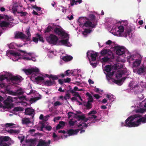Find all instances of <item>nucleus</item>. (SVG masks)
Masks as SVG:
<instances>
[{
	"label": "nucleus",
	"instance_id": "nucleus-1",
	"mask_svg": "<svg viewBox=\"0 0 146 146\" xmlns=\"http://www.w3.org/2000/svg\"><path fill=\"white\" fill-rule=\"evenodd\" d=\"M135 117V114L129 117L125 120V123H121V126L129 127H137V125Z\"/></svg>",
	"mask_w": 146,
	"mask_h": 146
},
{
	"label": "nucleus",
	"instance_id": "nucleus-2",
	"mask_svg": "<svg viewBox=\"0 0 146 146\" xmlns=\"http://www.w3.org/2000/svg\"><path fill=\"white\" fill-rule=\"evenodd\" d=\"M78 21L81 25H83L86 27H90L92 28H95L97 25V21H89V19L86 17H80Z\"/></svg>",
	"mask_w": 146,
	"mask_h": 146
},
{
	"label": "nucleus",
	"instance_id": "nucleus-3",
	"mask_svg": "<svg viewBox=\"0 0 146 146\" xmlns=\"http://www.w3.org/2000/svg\"><path fill=\"white\" fill-rule=\"evenodd\" d=\"M53 31L56 35L58 36L60 35L62 37L66 38L68 36V35L65 33L62 28L56 27L54 29Z\"/></svg>",
	"mask_w": 146,
	"mask_h": 146
},
{
	"label": "nucleus",
	"instance_id": "nucleus-4",
	"mask_svg": "<svg viewBox=\"0 0 146 146\" xmlns=\"http://www.w3.org/2000/svg\"><path fill=\"white\" fill-rule=\"evenodd\" d=\"M12 102H13L12 98L8 96L7 99L3 102L5 106H3V108H7L8 109H11L13 107V104L12 103Z\"/></svg>",
	"mask_w": 146,
	"mask_h": 146
},
{
	"label": "nucleus",
	"instance_id": "nucleus-5",
	"mask_svg": "<svg viewBox=\"0 0 146 146\" xmlns=\"http://www.w3.org/2000/svg\"><path fill=\"white\" fill-rule=\"evenodd\" d=\"M137 126L141 124L146 123V114L142 116L141 115L137 114H135Z\"/></svg>",
	"mask_w": 146,
	"mask_h": 146
},
{
	"label": "nucleus",
	"instance_id": "nucleus-6",
	"mask_svg": "<svg viewBox=\"0 0 146 146\" xmlns=\"http://www.w3.org/2000/svg\"><path fill=\"white\" fill-rule=\"evenodd\" d=\"M47 41L50 44H52L54 45L56 44L58 38L57 36L53 34H50L48 37L46 38Z\"/></svg>",
	"mask_w": 146,
	"mask_h": 146
},
{
	"label": "nucleus",
	"instance_id": "nucleus-7",
	"mask_svg": "<svg viewBox=\"0 0 146 146\" xmlns=\"http://www.w3.org/2000/svg\"><path fill=\"white\" fill-rule=\"evenodd\" d=\"M22 77L20 76H13L9 78L11 82L13 84H17L21 81Z\"/></svg>",
	"mask_w": 146,
	"mask_h": 146
},
{
	"label": "nucleus",
	"instance_id": "nucleus-8",
	"mask_svg": "<svg viewBox=\"0 0 146 146\" xmlns=\"http://www.w3.org/2000/svg\"><path fill=\"white\" fill-rule=\"evenodd\" d=\"M23 70L27 75H30L33 73H38L39 72V69L37 68L28 69H23Z\"/></svg>",
	"mask_w": 146,
	"mask_h": 146
},
{
	"label": "nucleus",
	"instance_id": "nucleus-9",
	"mask_svg": "<svg viewBox=\"0 0 146 146\" xmlns=\"http://www.w3.org/2000/svg\"><path fill=\"white\" fill-rule=\"evenodd\" d=\"M114 50L116 51V53L118 55H121L125 53L124 49L122 47L115 46Z\"/></svg>",
	"mask_w": 146,
	"mask_h": 146
},
{
	"label": "nucleus",
	"instance_id": "nucleus-10",
	"mask_svg": "<svg viewBox=\"0 0 146 146\" xmlns=\"http://www.w3.org/2000/svg\"><path fill=\"white\" fill-rule=\"evenodd\" d=\"M25 114L29 115H31L33 118L35 113V110L32 108H28L25 109Z\"/></svg>",
	"mask_w": 146,
	"mask_h": 146
},
{
	"label": "nucleus",
	"instance_id": "nucleus-11",
	"mask_svg": "<svg viewBox=\"0 0 146 146\" xmlns=\"http://www.w3.org/2000/svg\"><path fill=\"white\" fill-rule=\"evenodd\" d=\"M50 140H48V142H46L45 140L40 139L39 140L36 146H50Z\"/></svg>",
	"mask_w": 146,
	"mask_h": 146
},
{
	"label": "nucleus",
	"instance_id": "nucleus-12",
	"mask_svg": "<svg viewBox=\"0 0 146 146\" xmlns=\"http://www.w3.org/2000/svg\"><path fill=\"white\" fill-rule=\"evenodd\" d=\"M6 55L8 56H13L14 57H17L21 56V54L19 53L15 52L12 50H8L6 52Z\"/></svg>",
	"mask_w": 146,
	"mask_h": 146
},
{
	"label": "nucleus",
	"instance_id": "nucleus-13",
	"mask_svg": "<svg viewBox=\"0 0 146 146\" xmlns=\"http://www.w3.org/2000/svg\"><path fill=\"white\" fill-rule=\"evenodd\" d=\"M145 67H140L137 69L134 68L133 70V72H137V73L139 74L140 75L141 74L143 73L145 71Z\"/></svg>",
	"mask_w": 146,
	"mask_h": 146
},
{
	"label": "nucleus",
	"instance_id": "nucleus-14",
	"mask_svg": "<svg viewBox=\"0 0 146 146\" xmlns=\"http://www.w3.org/2000/svg\"><path fill=\"white\" fill-rule=\"evenodd\" d=\"M80 129L74 130L72 129H69L67 131L66 133L68 135V136L76 135L79 132Z\"/></svg>",
	"mask_w": 146,
	"mask_h": 146
},
{
	"label": "nucleus",
	"instance_id": "nucleus-15",
	"mask_svg": "<svg viewBox=\"0 0 146 146\" xmlns=\"http://www.w3.org/2000/svg\"><path fill=\"white\" fill-rule=\"evenodd\" d=\"M114 56L112 53L110 52V53H108V55H106L102 58V60L104 62L108 61L110 59H112Z\"/></svg>",
	"mask_w": 146,
	"mask_h": 146
},
{
	"label": "nucleus",
	"instance_id": "nucleus-16",
	"mask_svg": "<svg viewBox=\"0 0 146 146\" xmlns=\"http://www.w3.org/2000/svg\"><path fill=\"white\" fill-rule=\"evenodd\" d=\"M138 57L139 59L138 60H136L133 63V69L134 68V67L139 66L141 63L142 57L141 55H138Z\"/></svg>",
	"mask_w": 146,
	"mask_h": 146
},
{
	"label": "nucleus",
	"instance_id": "nucleus-17",
	"mask_svg": "<svg viewBox=\"0 0 146 146\" xmlns=\"http://www.w3.org/2000/svg\"><path fill=\"white\" fill-rule=\"evenodd\" d=\"M93 101H88L87 102H84V105L85 106L86 109H90L92 108V103Z\"/></svg>",
	"mask_w": 146,
	"mask_h": 146
},
{
	"label": "nucleus",
	"instance_id": "nucleus-18",
	"mask_svg": "<svg viewBox=\"0 0 146 146\" xmlns=\"http://www.w3.org/2000/svg\"><path fill=\"white\" fill-rule=\"evenodd\" d=\"M31 29L30 27L27 28L26 30V33L28 35V36H27L25 35V39L27 40H30L31 37V33H30Z\"/></svg>",
	"mask_w": 146,
	"mask_h": 146
},
{
	"label": "nucleus",
	"instance_id": "nucleus-19",
	"mask_svg": "<svg viewBox=\"0 0 146 146\" xmlns=\"http://www.w3.org/2000/svg\"><path fill=\"white\" fill-rule=\"evenodd\" d=\"M44 84L47 86H50L53 85H55L56 83L54 81H51V80H46L44 82Z\"/></svg>",
	"mask_w": 146,
	"mask_h": 146
},
{
	"label": "nucleus",
	"instance_id": "nucleus-20",
	"mask_svg": "<svg viewBox=\"0 0 146 146\" xmlns=\"http://www.w3.org/2000/svg\"><path fill=\"white\" fill-rule=\"evenodd\" d=\"M25 35L22 32H18L15 35V38H20L21 39H25Z\"/></svg>",
	"mask_w": 146,
	"mask_h": 146
},
{
	"label": "nucleus",
	"instance_id": "nucleus-21",
	"mask_svg": "<svg viewBox=\"0 0 146 146\" xmlns=\"http://www.w3.org/2000/svg\"><path fill=\"white\" fill-rule=\"evenodd\" d=\"M118 30L117 31V34L119 35V36H122L121 35L124 31V27L123 26L120 25L118 27Z\"/></svg>",
	"mask_w": 146,
	"mask_h": 146
},
{
	"label": "nucleus",
	"instance_id": "nucleus-22",
	"mask_svg": "<svg viewBox=\"0 0 146 146\" xmlns=\"http://www.w3.org/2000/svg\"><path fill=\"white\" fill-rule=\"evenodd\" d=\"M62 59L64 61L68 62L71 60L73 59V57L71 56H62Z\"/></svg>",
	"mask_w": 146,
	"mask_h": 146
},
{
	"label": "nucleus",
	"instance_id": "nucleus-23",
	"mask_svg": "<svg viewBox=\"0 0 146 146\" xmlns=\"http://www.w3.org/2000/svg\"><path fill=\"white\" fill-rule=\"evenodd\" d=\"M10 25L9 23L5 21H3L0 23V26L1 27H7Z\"/></svg>",
	"mask_w": 146,
	"mask_h": 146
},
{
	"label": "nucleus",
	"instance_id": "nucleus-24",
	"mask_svg": "<svg viewBox=\"0 0 146 146\" xmlns=\"http://www.w3.org/2000/svg\"><path fill=\"white\" fill-rule=\"evenodd\" d=\"M98 56V54L96 52L95 53H90V56L92 61H95L96 60V57Z\"/></svg>",
	"mask_w": 146,
	"mask_h": 146
},
{
	"label": "nucleus",
	"instance_id": "nucleus-25",
	"mask_svg": "<svg viewBox=\"0 0 146 146\" xmlns=\"http://www.w3.org/2000/svg\"><path fill=\"white\" fill-rule=\"evenodd\" d=\"M31 123L29 118H27L22 120V123L23 124H29Z\"/></svg>",
	"mask_w": 146,
	"mask_h": 146
},
{
	"label": "nucleus",
	"instance_id": "nucleus-26",
	"mask_svg": "<svg viewBox=\"0 0 146 146\" xmlns=\"http://www.w3.org/2000/svg\"><path fill=\"white\" fill-rule=\"evenodd\" d=\"M68 39H66L65 40H61L60 41V42L63 44L65 45L66 46H68V44L69 43L68 42Z\"/></svg>",
	"mask_w": 146,
	"mask_h": 146
},
{
	"label": "nucleus",
	"instance_id": "nucleus-27",
	"mask_svg": "<svg viewBox=\"0 0 146 146\" xmlns=\"http://www.w3.org/2000/svg\"><path fill=\"white\" fill-rule=\"evenodd\" d=\"M110 52L107 49H104L101 51V54L102 56H104L106 55H108V53H110Z\"/></svg>",
	"mask_w": 146,
	"mask_h": 146
},
{
	"label": "nucleus",
	"instance_id": "nucleus-28",
	"mask_svg": "<svg viewBox=\"0 0 146 146\" xmlns=\"http://www.w3.org/2000/svg\"><path fill=\"white\" fill-rule=\"evenodd\" d=\"M131 32V30L130 29L125 30V31L124 33H123L122 34V36L125 37L127 36V35H130Z\"/></svg>",
	"mask_w": 146,
	"mask_h": 146
},
{
	"label": "nucleus",
	"instance_id": "nucleus-29",
	"mask_svg": "<svg viewBox=\"0 0 146 146\" xmlns=\"http://www.w3.org/2000/svg\"><path fill=\"white\" fill-rule=\"evenodd\" d=\"M24 92L23 91L22 89H19L15 92L16 94V95L18 96L23 95V94Z\"/></svg>",
	"mask_w": 146,
	"mask_h": 146
},
{
	"label": "nucleus",
	"instance_id": "nucleus-30",
	"mask_svg": "<svg viewBox=\"0 0 146 146\" xmlns=\"http://www.w3.org/2000/svg\"><path fill=\"white\" fill-rule=\"evenodd\" d=\"M7 132L11 134V133L18 134L20 132V130H15L11 129L8 130Z\"/></svg>",
	"mask_w": 146,
	"mask_h": 146
},
{
	"label": "nucleus",
	"instance_id": "nucleus-31",
	"mask_svg": "<svg viewBox=\"0 0 146 146\" xmlns=\"http://www.w3.org/2000/svg\"><path fill=\"white\" fill-rule=\"evenodd\" d=\"M70 93H71L72 94H74L73 95V96H76L78 97L80 96L78 92H76L74 91L71 88H70Z\"/></svg>",
	"mask_w": 146,
	"mask_h": 146
},
{
	"label": "nucleus",
	"instance_id": "nucleus-32",
	"mask_svg": "<svg viewBox=\"0 0 146 146\" xmlns=\"http://www.w3.org/2000/svg\"><path fill=\"white\" fill-rule=\"evenodd\" d=\"M112 70L111 67L110 65H107L105 66L104 70L107 72H108L111 71Z\"/></svg>",
	"mask_w": 146,
	"mask_h": 146
},
{
	"label": "nucleus",
	"instance_id": "nucleus-33",
	"mask_svg": "<svg viewBox=\"0 0 146 146\" xmlns=\"http://www.w3.org/2000/svg\"><path fill=\"white\" fill-rule=\"evenodd\" d=\"M86 95L88 97V101H94V100L92 96L91 95V94H90L89 93L87 92L86 94Z\"/></svg>",
	"mask_w": 146,
	"mask_h": 146
},
{
	"label": "nucleus",
	"instance_id": "nucleus-34",
	"mask_svg": "<svg viewBox=\"0 0 146 146\" xmlns=\"http://www.w3.org/2000/svg\"><path fill=\"white\" fill-rule=\"evenodd\" d=\"M23 109L21 107H17L15 108L13 111H21L23 110Z\"/></svg>",
	"mask_w": 146,
	"mask_h": 146
},
{
	"label": "nucleus",
	"instance_id": "nucleus-35",
	"mask_svg": "<svg viewBox=\"0 0 146 146\" xmlns=\"http://www.w3.org/2000/svg\"><path fill=\"white\" fill-rule=\"evenodd\" d=\"M35 80L37 82L42 81L44 80V78L42 76H39L35 78Z\"/></svg>",
	"mask_w": 146,
	"mask_h": 146
},
{
	"label": "nucleus",
	"instance_id": "nucleus-36",
	"mask_svg": "<svg viewBox=\"0 0 146 146\" xmlns=\"http://www.w3.org/2000/svg\"><path fill=\"white\" fill-rule=\"evenodd\" d=\"M18 6L17 5H14L13 6L12 9L13 13H15L17 10Z\"/></svg>",
	"mask_w": 146,
	"mask_h": 146
},
{
	"label": "nucleus",
	"instance_id": "nucleus-37",
	"mask_svg": "<svg viewBox=\"0 0 146 146\" xmlns=\"http://www.w3.org/2000/svg\"><path fill=\"white\" fill-rule=\"evenodd\" d=\"M36 35L37 37H38V40H39L40 41L42 42H44L43 37L41 36L39 34H36Z\"/></svg>",
	"mask_w": 146,
	"mask_h": 146
},
{
	"label": "nucleus",
	"instance_id": "nucleus-38",
	"mask_svg": "<svg viewBox=\"0 0 146 146\" xmlns=\"http://www.w3.org/2000/svg\"><path fill=\"white\" fill-rule=\"evenodd\" d=\"M123 74V73L122 72H118L116 75V77L117 78H120L122 76Z\"/></svg>",
	"mask_w": 146,
	"mask_h": 146
},
{
	"label": "nucleus",
	"instance_id": "nucleus-39",
	"mask_svg": "<svg viewBox=\"0 0 146 146\" xmlns=\"http://www.w3.org/2000/svg\"><path fill=\"white\" fill-rule=\"evenodd\" d=\"M76 118H78V120H83L85 119V116L83 115H75Z\"/></svg>",
	"mask_w": 146,
	"mask_h": 146
},
{
	"label": "nucleus",
	"instance_id": "nucleus-40",
	"mask_svg": "<svg viewBox=\"0 0 146 146\" xmlns=\"http://www.w3.org/2000/svg\"><path fill=\"white\" fill-rule=\"evenodd\" d=\"M49 78H51L52 79V81H54L55 80H57L58 79V78L56 76L53 75L52 74H51L49 77Z\"/></svg>",
	"mask_w": 146,
	"mask_h": 146
},
{
	"label": "nucleus",
	"instance_id": "nucleus-41",
	"mask_svg": "<svg viewBox=\"0 0 146 146\" xmlns=\"http://www.w3.org/2000/svg\"><path fill=\"white\" fill-rule=\"evenodd\" d=\"M40 99V97H37L35 98H31L30 100V101L32 102H35L36 101Z\"/></svg>",
	"mask_w": 146,
	"mask_h": 146
},
{
	"label": "nucleus",
	"instance_id": "nucleus-42",
	"mask_svg": "<svg viewBox=\"0 0 146 146\" xmlns=\"http://www.w3.org/2000/svg\"><path fill=\"white\" fill-rule=\"evenodd\" d=\"M15 45H16V44L14 43H11L9 45V47L10 49H14L15 48Z\"/></svg>",
	"mask_w": 146,
	"mask_h": 146
},
{
	"label": "nucleus",
	"instance_id": "nucleus-43",
	"mask_svg": "<svg viewBox=\"0 0 146 146\" xmlns=\"http://www.w3.org/2000/svg\"><path fill=\"white\" fill-rule=\"evenodd\" d=\"M7 78L6 77L5 75H1L0 76V80L2 81L4 80L7 79Z\"/></svg>",
	"mask_w": 146,
	"mask_h": 146
},
{
	"label": "nucleus",
	"instance_id": "nucleus-44",
	"mask_svg": "<svg viewBox=\"0 0 146 146\" xmlns=\"http://www.w3.org/2000/svg\"><path fill=\"white\" fill-rule=\"evenodd\" d=\"M17 13H18L21 14V17L25 16L27 14V12H25L23 11H18L17 12Z\"/></svg>",
	"mask_w": 146,
	"mask_h": 146
},
{
	"label": "nucleus",
	"instance_id": "nucleus-45",
	"mask_svg": "<svg viewBox=\"0 0 146 146\" xmlns=\"http://www.w3.org/2000/svg\"><path fill=\"white\" fill-rule=\"evenodd\" d=\"M52 29V28L51 27L48 26L47 29L45 30V33H46L50 31Z\"/></svg>",
	"mask_w": 146,
	"mask_h": 146
},
{
	"label": "nucleus",
	"instance_id": "nucleus-46",
	"mask_svg": "<svg viewBox=\"0 0 146 146\" xmlns=\"http://www.w3.org/2000/svg\"><path fill=\"white\" fill-rule=\"evenodd\" d=\"M15 124L12 123H7L5 124V126L6 127H9L10 128H12L13 127L11 126H12L15 125Z\"/></svg>",
	"mask_w": 146,
	"mask_h": 146
},
{
	"label": "nucleus",
	"instance_id": "nucleus-47",
	"mask_svg": "<svg viewBox=\"0 0 146 146\" xmlns=\"http://www.w3.org/2000/svg\"><path fill=\"white\" fill-rule=\"evenodd\" d=\"M89 18L90 19L91 21H93L95 20V16L93 14H90L89 16Z\"/></svg>",
	"mask_w": 146,
	"mask_h": 146
},
{
	"label": "nucleus",
	"instance_id": "nucleus-48",
	"mask_svg": "<svg viewBox=\"0 0 146 146\" xmlns=\"http://www.w3.org/2000/svg\"><path fill=\"white\" fill-rule=\"evenodd\" d=\"M97 113V112L96 110H93L90 111L88 113V115H94Z\"/></svg>",
	"mask_w": 146,
	"mask_h": 146
},
{
	"label": "nucleus",
	"instance_id": "nucleus-49",
	"mask_svg": "<svg viewBox=\"0 0 146 146\" xmlns=\"http://www.w3.org/2000/svg\"><path fill=\"white\" fill-rule=\"evenodd\" d=\"M81 126H82V127H86L88 126V125L86 123H82L79 124L78 125V127H80Z\"/></svg>",
	"mask_w": 146,
	"mask_h": 146
},
{
	"label": "nucleus",
	"instance_id": "nucleus-50",
	"mask_svg": "<svg viewBox=\"0 0 146 146\" xmlns=\"http://www.w3.org/2000/svg\"><path fill=\"white\" fill-rule=\"evenodd\" d=\"M62 104L59 101H56L54 104V106H60L62 105Z\"/></svg>",
	"mask_w": 146,
	"mask_h": 146
},
{
	"label": "nucleus",
	"instance_id": "nucleus-51",
	"mask_svg": "<svg viewBox=\"0 0 146 146\" xmlns=\"http://www.w3.org/2000/svg\"><path fill=\"white\" fill-rule=\"evenodd\" d=\"M46 129L48 131H50L52 129V127L51 126L46 125L45 127Z\"/></svg>",
	"mask_w": 146,
	"mask_h": 146
},
{
	"label": "nucleus",
	"instance_id": "nucleus-52",
	"mask_svg": "<svg viewBox=\"0 0 146 146\" xmlns=\"http://www.w3.org/2000/svg\"><path fill=\"white\" fill-rule=\"evenodd\" d=\"M117 64H114L111 67L112 69H114V70H117L119 69V68Z\"/></svg>",
	"mask_w": 146,
	"mask_h": 146
},
{
	"label": "nucleus",
	"instance_id": "nucleus-53",
	"mask_svg": "<svg viewBox=\"0 0 146 146\" xmlns=\"http://www.w3.org/2000/svg\"><path fill=\"white\" fill-rule=\"evenodd\" d=\"M72 114H74L75 115V116L77 115V114H75V113H74L73 112H68V117L69 118H70V117H72V115H71Z\"/></svg>",
	"mask_w": 146,
	"mask_h": 146
},
{
	"label": "nucleus",
	"instance_id": "nucleus-54",
	"mask_svg": "<svg viewBox=\"0 0 146 146\" xmlns=\"http://www.w3.org/2000/svg\"><path fill=\"white\" fill-rule=\"evenodd\" d=\"M70 97V95L69 93H66L64 97L65 100H67V98H69Z\"/></svg>",
	"mask_w": 146,
	"mask_h": 146
},
{
	"label": "nucleus",
	"instance_id": "nucleus-55",
	"mask_svg": "<svg viewBox=\"0 0 146 146\" xmlns=\"http://www.w3.org/2000/svg\"><path fill=\"white\" fill-rule=\"evenodd\" d=\"M76 5V2L75 0H70V4L71 6H73L74 4Z\"/></svg>",
	"mask_w": 146,
	"mask_h": 146
},
{
	"label": "nucleus",
	"instance_id": "nucleus-56",
	"mask_svg": "<svg viewBox=\"0 0 146 146\" xmlns=\"http://www.w3.org/2000/svg\"><path fill=\"white\" fill-rule=\"evenodd\" d=\"M33 40L35 42L37 43L38 41V37H33Z\"/></svg>",
	"mask_w": 146,
	"mask_h": 146
},
{
	"label": "nucleus",
	"instance_id": "nucleus-57",
	"mask_svg": "<svg viewBox=\"0 0 146 146\" xmlns=\"http://www.w3.org/2000/svg\"><path fill=\"white\" fill-rule=\"evenodd\" d=\"M64 80L65 83H68L70 82L71 79L70 78H67L66 79H64Z\"/></svg>",
	"mask_w": 146,
	"mask_h": 146
},
{
	"label": "nucleus",
	"instance_id": "nucleus-58",
	"mask_svg": "<svg viewBox=\"0 0 146 146\" xmlns=\"http://www.w3.org/2000/svg\"><path fill=\"white\" fill-rule=\"evenodd\" d=\"M65 73L66 76H68L71 73V72L70 70H68L65 72Z\"/></svg>",
	"mask_w": 146,
	"mask_h": 146
},
{
	"label": "nucleus",
	"instance_id": "nucleus-59",
	"mask_svg": "<svg viewBox=\"0 0 146 146\" xmlns=\"http://www.w3.org/2000/svg\"><path fill=\"white\" fill-rule=\"evenodd\" d=\"M9 139V137H8L5 136L2 140L3 141H7Z\"/></svg>",
	"mask_w": 146,
	"mask_h": 146
},
{
	"label": "nucleus",
	"instance_id": "nucleus-60",
	"mask_svg": "<svg viewBox=\"0 0 146 146\" xmlns=\"http://www.w3.org/2000/svg\"><path fill=\"white\" fill-rule=\"evenodd\" d=\"M108 73V76L109 77H110V76H112L114 74V71H112V72H110Z\"/></svg>",
	"mask_w": 146,
	"mask_h": 146
},
{
	"label": "nucleus",
	"instance_id": "nucleus-61",
	"mask_svg": "<svg viewBox=\"0 0 146 146\" xmlns=\"http://www.w3.org/2000/svg\"><path fill=\"white\" fill-rule=\"evenodd\" d=\"M6 86V85L5 83L0 82V87L3 88L5 87Z\"/></svg>",
	"mask_w": 146,
	"mask_h": 146
},
{
	"label": "nucleus",
	"instance_id": "nucleus-62",
	"mask_svg": "<svg viewBox=\"0 0 146 146\" xmlns=\"http://www.w3.org/2000/svg\"><path fill=\"white\" fill-rule=\"evenodd\" d=\"M138 111L139 112L143 113L145 111V110L144 109L141 108L138 109Z\"/></svg>",
	"mask_w": 146,
	"mask_h": 146
},
{
	"label": "nucleus",
	"instance_id": "nucleus-63",
	"mask_svg": "<svg viewBox=\"0 0 146 146\" xmlns=\"http://www.w3.org/2000/svg\"><path fill=\"white\" fill-rule=\"evenodd\" d=\"M59 124L61 126H62V127H64L65 125V123L63 121H61L59 122Z\"/></svg>",
	"mask_w": 146,
	"mask_h": 146
},
{
	"label": "nucleus",
	"instance_id": "nucleus-64",
	"mask_svg": "<svg viewBox=\"0 0 146 146\" xmlns=\"http://www.w3.org/2000/svg\"><path fill=\"white\" fill-rule=\"evenodd\" d=\"M94 96L97 99H99L101 97V96H100L98 94H94Z\"/></svg>",
	"mask_w": 146,
	"mask_h": 146
}]
</instances>
